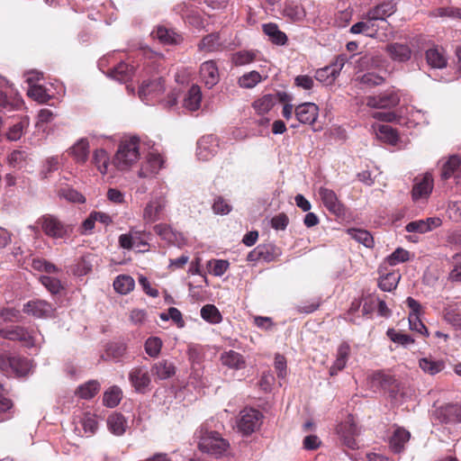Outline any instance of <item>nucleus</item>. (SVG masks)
<instances>
[{
	"instance_id": "1",
	"label": "nucleus",
	"mask_w": 461,
	"mask_h": 461,
	"mask_svg": "<svg viewBox=\"0 0 461 461\" xmlns=\"http://www.w3.org/2000/svg\"><path fill=\"white\" fill-rule=\"evenodd\" d=\"M141 141L138 136H124L113 158V166L120 171L129 170L140 158Z\"/></svg>"
},
{
	"instance_id": "2",
	"label": "nucleus",
	"mask_w": 461,
	"mask_h": 461,
	"mask_svg": "<svg viewBox=\"0 0 461 461\" xmlns=\"http://www.w3.org/2000/svg\"><path fill=\"white\" fill-rule=\"evenodd\" d=\"M198 438V448L208 455L215 457L223 456L230 448V443L221 435L211 430L207 426L203 425L196 432Z\"/></svg>"
},
{
	"instance_id": "3",
	"label": "nucleus",
	"mask_w": 461,
	"mask_h": 461,
	"mask_svg": "<svg viewBox=\"0 0 461 461\" xmlns=\"http://www.w3.org/2000/svg\"><path fill=\"white\" fill-rule=\"evenodd\" d=\"M37 223L41 226L44 234L52 239H65L71 234L73 230L70 225L65 224L52 214L41 216Z\"/></svg>"
},
{
	"instance_id": "4",
	"label": "nucleus",
	"mask_w": 461,
	"mask_h": 461,
	"mask_svg": "<svg viewBox=\"0 0 461 461\" xmlns=\"http://www.w3.org/2000/svg\"><path fill=\"white\" fill-rule=\"evenodd\" d=\"M131 385L138 393H146L150 390L151 375L146 366H136L128 374Z\"/></svg>"
},
{
	"instance_id": "5",
	"label": "nucleus",
	"mask_w": 461,
	"mask_h": 461,
	"mask_svg": "<svg viewBox=\"0 0 461 461\" xmlns=\"http://www.w3.org/2000/svg\"><path fill=\"white\" fill-rule=\"evenodd\" d=\"M283 14L294 23H301L306 20L310 23H316L320 15V12L317 9L307 13L303 5L294 2L286 3Z\"/></svg>"
},
{
	"instance_id": "6",
	"label": "nucleus",
	"mask_w": 461,
	"mask_h": 461,
	"mask_svg": "<svg viewBox=\"0 0 461 461\" xmlns=\"http://www.w3.org/2000/svg\"><path fill=\"white\" fill-rule=\"evenodd\" d=\"M263 415L256 409H244L240 411L238 429L243 435H250L258 430L262 424Z\"/></svg>"
},
{
	"instance_id": "7",
	"label": "nucleus",
	"mask_w": 461,
	"mask_h": 461,
	"mask_svg": "<svg viewBox=\"0 0 461 461\" xmlns=\"http://www.w3.org/2000/svg\"><path fill=\"white\" fill-rule=\"evenodd\" d=\"M24 105L21 95L12 87L6 85L0 86V112L7 113L21 110Z\"/></svg>"
},
{
	"instance_id": "8",
	"label": "nucleus",
	"mask_w": 461,
	"mask_h": 461,
	"mask_svg": "<svg viewBox=\"0 0 461 461\" xmlns=\"http://www.w3.org/2000/svg\"><path fill=\"white\" fill-rule=\"evenodd\" d=\"M0 336L6 339L22 341L27 348L36 347L39 342L36 336L20 326L1 329Z\"/></svg>"
},
{
	"instance_id": "9",
	"label": "nucleus",
	"mask_w": 461,
	"mask_h": 461,
	"mask_svg": "<svg viewBox=\"0 0 461 461\" xmlns=\"http://www.w3.org/2000/svg\"><path fill=\"white\" fill-rule=\"evenodd\" d=\"M164 90V83L161 77H158L150 81H143L139 89V96L143 102L149 104L158 99Z\"/></svg>"
},
{
	"instance_id": "10",
	"label": "nucleus",
	"mask_w": 461,
	"mask_h": 461,
	"mask_svg": "<svg viewBox=\"0 0 461 461\" xmlns=\"http://www.w3.org/2000/svg\"><path fill=\"white\" fill-rule=\"evenodd\" d=\"M433 186L434 181L430 173L427 172L423 176L415 177L411 191L412 199L415 202L426 200L430 195Z\"/></svg>"
},
{
	"instance_id": "11",
	"label": "nucleus",
	"mask_w": 461,
	"mask_h": 461,
	"mask_svg": "<svg viewBox=\"0 0 461 461\" xmlns=\"http://www.w3.org/2000/svg\"><path fill=\"white\" fill-rule=\"evenodd\" d=\"M167 201L161 196L151 198L143 209V220L146 223H153L162 218Z\"/></svg>"
},
{
	"instance_id": "12",
	"label": "nucleus",
	"mask_w": 461,
	"mask_h": 461,
	"mask_svg": "<svg viewBox=\"0 0 461 461\" xmlns=\"http://www.w3.org/2000/svg\"><path fill=\"white\" fill-rule=\"evenodd\" d=\"M400 102L398 94L393 91H386L377 95L366 97V105L375 109H386L396 106Z\"/></svg>"
},
{
	"instance_id": "13",
	"label": "nucleus",
	"mask_w": 461,
	"mask_h": 461,
	"mask_svg": "<svg viewBox=\"0 0 461 461\" xmlns=\"http://www.w3.org/2000/svg\"><path fill=\"white\" fill-rule=\"evenodd\" d=\"M318 195L325 206V208L335 215H341L344 213V205L339 200L336 193L330 188L321 186L318 189Z\"/></svg>"
},
{
	"instance_id": "14",
	"label": "nucleus",
	"mask_w": 461,
	"mask_h": 461,
	"mask_svg": "<svg viewBox=\"0 0 461 461\" xmlns=\"http://www.w3.org/2000/svg\"><path fill=\"white\" fill-rule=\"evenodd\" d=\"M219 142L214 135L202 137L197 142L196 156L200 160L207 161L218 152Z\"/></svg>"
},
{
	"instance_id": "15",
	"label": "nucleus",
	"mask_w": 461,
	"mask_h": 461,
	"mask_svg": "<svg viewBox=\"0 0 461 461\" xmlns=\"http://www.w3.org/2000/svg\"><path fill=\"white\" fill-rule=\"evenodd\" d=\"M164 166V159L160 154L150 151L146 156V160L142 163L138 172L140 177L148 178L156 175Z\"/></svg>"
},
{
	"instance_id": "16",
	"label": "nucleus",
	"mask_w": 461,
	"mask_h": 461,
	"mask_svg": "<svg viewBox=\"0 0 461 461\" xmlns=\"http://www.w3.org/2000/svg\"><path fill=\"white\" fill-rule=\"evenodd\" d=\"M23 311L35 318H50L53 315L55 308L44 300H32L23 305Z\"/></svg>"
},
{
	"instance_id": "17",
	"label": "nucleus",
	"mask_w": 461,
	"mask_h": 461,
	"mask_svg": "<svg viewBox=\"0 0 461 461\" xmlns=\"http://www.w3.org/2000/svg\"><path fill=\"white\" fill-rule=\"evenodd\" d=\"M297 120L303 124H312L319 116V107L313 103H303L294 109Z\"/></svg>"
},
{
	"instance_id": "18",
	"label": "nucleus",
	"mask_w": 461,
	"mask_h": 461,
	"mask_svg": "<svg viewBox=\"0 0 461 461\" xmlns=\"http://www.w3.org/2000/svg\"><path fill=\"white\" fill-rule=\"evenodd\" d=\"M68 153L77 164H85L89 157L90 145L86 138L77 140L68 149Z\"/></svg>"
},
{
	"instance_id": "19",
	"label": "nucleus",
	"mask_w": 461,
	"mask_h": 461,
	"mask_svg": "<svg viewBox=\"0 0 461 461\" xmlns=\"http://www.w3.org/2000/svg\"><path fill=\"white\" fill-rule=\"evenodd\" d=\"M154 231L169 244L181 246L185 242L183 235L174 230L169 225L159 223L154 226Z\"/></svg>"
},
{
	"instance_id": "20",
	"label": "nucleus",
	"mask_w": 461,
	"mask_h": 461,
	"mask_svg": "<svg viewBox=\"0 0 461 461\" xmlns=\"http://www.w3.org/2000/svg\"><path fill=\"white\" fill-rule=\"evenodd\" d=\"M377 31V21L375 19H373L369 12H367L366 17L362 21L355 23L350 28V32L354 34L362 33L368 37L375 36Z\"/></svg>"
},
{
	"instance_id": "21",
	"label": "nucleus",
	"mask_w": 461,
	"mask_h": 461,
	"mask_svg": "<svg viewBox=\"0 0 461 461\" xmlns=\"http://www.w3.org/2000/svg\"><path fill=\"white\" fill-rule=\"evenodd\" d=\"M200 77L208 88H212L219 82V70L214 61L208 60L201 65Z\"/></svg>"
},
{
	"instance_id": "22",
	"label": "nucleus",
	"mask_w": 461,
	"mask_h": 461,
	"mask_svg": "<svg viewBox=\"0 0 461 461\" xmlns=\"http://www.w3.org/2000/svg\"><path fill=\"white\" fill-rule=\"evenodd\" d=\"M220 360L222 366L233 370L243 369L247 365L245 357L232 349L222 352Z\"/></svg>"
},
{
	"instance_id": "23",
	"label": "nucleus",
	"mask_w": 461,
	"mask_h": 461,
	"mask_svg": "<svg viewBox=\"0 0 461 461\" xmlns=\"http://www.w3.org/2000/svg\"><path fill=\"white\" fill-rule=\"evenodd\" d=\"M441 220L438 217L427 218L409 222L405 230L408 232L425 233L441 225Z\"/></svg>"
},
{
	"instance_id": "24",
	"label": "nucleus",
	"mask_w": 461,
	"mask_h": 461,
	"mask_svg": "<svg viewBox=\"0 0 461 461\" xmlns=\"http://www.w3.org/2000/svg\"><path fill=\"white\" fill-rule=\"evenodd\" d=\"M142 236L143 234L141 232L135 230H131L129 233L122 234L119 237L120 246L126 249L135 248L140 250L141 247L148 245Z\"/></svg>"
},
{
	"instance_id": "25",
	"label": "nucleus",
	"mask_w": 461,
	"mask_h": 461,
	"mask_svg": "<svg viewBox=\"0 0 461 461\" xmlns=\"http://www.w3.org/2000/svg\"><path fill=\"white\" fill-rule=\"evenodd\" d=\"M151 372L156 379L167 380L176 374V366L172 362L162 359L152 365Z\"/></svg>"
},
{
	"instance_id": "26",
	"label": "nucleus",
	"mask_w": 461,
	"mask_h": 461,
	"mask_svg": "<svg viewBox=\"0 0 461 461\" xmlns=\"http://www.w3.org/2000/svg\"><path fill=\"white\" fill-rule=\"evenodd\" d=\"M350 353V347L347 343H342L339 346L336 355V359L330 368V375H336L339 371L344 369L348 360Z\"/></svg>"
},
{
	"instance_id": "27",
	"label": "nucleus",
	"mask_w": 461,
	"mask_h": 461,
	"mask_svg": "<svg viewBox=\"0 0 461 461\" xmlns=\"http://www.w3.org/2000/svg\"><path fill=\"white\" fill-rule=\"evenodd\" d=\"M445 362L441 359H437L432 356L421 357L419 360V366L420 369L430 375H435L440 373L445 368Z\"/></svg>"
},
{
	"instance_id": "28",
	"label": "nucleus",
	"mask_w": 461,
	"mask_h": 461,
	"mask_svg": "<svg viewBox=\"0 0 461 461\" xmlns=\"http://www.w3.org/2000/svg\"><path fill=\"white\" fill-rule=\"evenodd\" d=\"M30 124V119L26 115L19 116L17 121L13 123L9 128L5 134L7 140L11 141H15L21 139L23 135L25 130L28 128Z\"/></svg>"
},
{
	"instance_id": "29",
	"label": "nucleus",
	"mask_w": 461,
	"mask_h": 461,
	"mask_svg": "<svg viewBox=\"0 0 461 461\" xmlns=\"http://www.w3.org/2000/svg\"><path fill=\"white\" fill-rule=\"evenodd\" d=\"M461 158L456 155L450 156L442 166L441 177L448 179L452 176L456 177L461 176Z\"/></svg>"
},
{
	"instance_id": "30",
	"label": "nucleus",
	"mask_w": 461,
	"mask_h": 461,
	"mask_svg": "<svg viewBox=\"0 0 461 461\" xmlns=\"http://www.w3.org/2000/svg\"><path fill=\"white\" fill-rule=\"evenodd\" d=\"M176 12L182 15V17L191 25L196 28L203 26V19L197 11L190 9L189 6L183 3L176 6Z\"/></svg>"
},
{
	"instance_id": "31",
	"label": "nucleus",
	"mask_w": 461,
	"mask_h": 461,
	"mask_svg": "<svg viewBox=\"0 0 461 461\" xmlns=\"http://www.w3.org/2000/svg\"><path fill=\"white\" fill-rule=\"evenodd\" d=\"M426 60L428 65L433 68H443L447 67V64L445 52L438 47L430 48L426 50Z\"/></svg>"
},
{
	"instance_id": "32",
	"label": "nucleus",
	"mask_w": 461,
	"mask_h": 461,
	"mask_svg": "<svg viewBox=\"0 0 461 461\" xmlns=\"http://www.w3.org/2000/svg\"><path fill=\"white\" fill-rule=\"evenodd\" d=\"M93 163L99 173L103 176L108 174L111 166H113V162H110L109 154L104 149H98L94 151Z\"/></svg>"
},
{
	"instance_id": "33",
	"label": "nucleus",
	"mask_w": 461,
	"mask_h": 461,
	"mask_svg": "<svg viewBox=\"0 0 461 461\" xmlns=\"http://www.w3.org/2000/svg\"><path fill=\"white\" fill-rule=\"evenodd\" d=\"M396 11V5L393 1L384 2L374 8L370 9L368 12L373 19H375L377 22L385 21L387 17L393 14Z\"/></svg>"
},
{
	"instance_id": "34",
	"label": "nucleus",
	"mask_w": 461,
	"mask_h": 461,
	"mask_svg": "<svg viewBox=\"0 0 461 461\" xmlns=\"http://www.w3.org/2000/svg\"><path fill=\"white\" fill-rule=\"evenodd\" d=\"M372 128L377 139L391 145H395L397 143L398 134L391 126L386 124H374Z\"/></svg>"
},
{
	"instance_id": "35",
	"label": "nucleus",
	"mask_w": 461,
	"mask_h": 461,
	"mask_svg": "<svg viewBox=\"0 0 461 461\" xmlns=\"http://www.w3.org/2000/svg\"><path fill=\"white\" fill-rule=\"evenodd\" d=\"M386 50L390 57L395 61L404 62L411 59V50L405 44L393 43L388 45Z\"/></svg>"
},
{
	"instance_id": "36",
	"label": "nucleus",
	"mask_w": 461,
	"mask_h": 461,
	"mask_svg": "<svg viewBox=\"0 0 461 461\" xmlns=\"http://www.w3.org/2000/svg\"><path fill=\"white\" fill-rule=\"evenodd\" d=\"M411 434L408 430L397 428L390 440V447L394 453H400L403 450L405 444L409 441Z\"/></svg>"
},
{
	"instance_id": "37",
	"label": "nucleus",
	"mask_w": 461,
	"mask_h": 461,
	"mask_svg": "<svg viewBox=\"0 0 461 461\" xmlns=\"http://www.w3.org/2000/svg\"><path fill=\"white\" fill-rule=\"evenodd\" d=\"M151 34L163 44H176L181 41L179 34L164 26H158Z\"/></svg>"
},
{
	"instance_id": "38",
	"label": "nucleus",
	"mask_w": 461,
	"mask_h": 461,
	"mask_svg": "<svg viewBox=\"0 0 461 461\" xmlns=\"http://www.w3.org/2000/svg\"><path fill=\"white\" fill-rule=\"evenodd\" d=\"M202 93L198 86H192L184 98V106L189 111H196L200 108Z\"/></svg>"
},
{
	"instance_id": "39",
	"label": "nucleus",
	"mask_w": 461,
	"mask_h": 461,
	"mask_svg": "<svg viewBox=\"0 0 461 461\" xmlns=\"http://www.w3.org/2000/svg\"><path fill=\"white\" fill-rule=\"evenodd\" d=\"M263 32L268 36L269 40L276 45L283 46L287 41L286 34L280 31L275 23H267L263 25Z\"/></svg>"
},
{
	"instance_id": "40",
	"label": "nucleus",
	"mask_w": 461,
	"mask_h": 461,
	"mask_svg": "<svg viewBox=\"0 0 461 461\" xmlns=\"http://www.w3.org/2000/svg\"><path fill=\"white\" fill-rule=\"evenodd\" d=\"M339 429L342 433L345 444L350 448L357 447V443L353 437L357 434V428L353 420L349 419L345 421V423L340 425Z\"/></svg>"
},
{
	"instance_id": "41",
	"label": "nucleus",
	"mask_w": 461,
	"mask_h": 461,
	"mask_svg": "<svg viewBox=\"0 0 461 461\" xmlns=\"http://www.w3.org/2000/svg\"><path fill=\"white\" fill-rule=\"evenodd\" d=\"M31 369L32 363L27 358L20 357H11V375L24 376L29 374Z\"/></svg>"
},
{
	"instance_id": "42",
	"label": "nucleus",
	"mask_w": 461,
	"mask_h": 461,
	"mask_svg": "<svg viewBox=\"0 0 461 461\" xmlns=\"http://www.w3.org/2000/svg\"><path fill=\"white\" fill-rule=\"evenodd\" d=\"M438 414L445 422H461V406L457 404L446 405L438 410Z\"/></svg>"
},
{
	"instance_id": "43",
	"label": "nucleus",
	"mask_w": 461,
	"mask_h": 461,
	"mask_svg": "<svg viewBox=\"0 0 461 461\" xmlns=\"http://www.w3.org/2000/svg\"><path fill=\"white\" fill-rule=\"evenodd\" d=\"M222 45L223 43L220 40V34L211 33L203 38L198 47L200 50L212 52L220 50Z\"/></svg>"
},
{
	"instance_id": "44",
	"label": "nucleus",
	"mask_w": 461,
	"mask_h": 461,
	"mask_svg": "<svg viewBox=\"0 0 461 461\" xmlns=\"http://www.w3.org/2000/svg\"><path fill=\"white\" fill-rule=\"evenodd\" d=\"M107 426L113 434L121 436L125 432L126 420L122 414L113 413L108 417Z\"/></svg>"
},
{
	"instance_id": "45",
	"label": "nucleus",
	"mask_w": 461,
	"mask_h": 461,
	"mask_svg": "<svg viewBox=\"0 0 461 461\" xmlns=\"http://www.w3.org/2000/svg\"><path fill=\"white\" fill-rule=\"evenodd\" d=\"M133 75V67L124 62L118 64L112 71L110 76L117 81L127 82Z\"/></svg>"
},
{
	"instance_id": "46",
	"label": "nucleus",
	"mask_w": 461,
	"mask_h": 461,
	"mask_svg": "<svg viewBox=\"0 0 461 461\" xmlns=\"http://www.w3.org/2000/svg\"><path fill=\"white\" fill-rule=\"evenodd\" d=\"M134 280L131 276L122 275L113 281L114 290L121 294H127L134 288Z\"/></svg>"
},
{
	"instance_id": "47",
	"label": "nucleus",
	"mask_w": 461,
	"mask_h": 461,
	"mask_svg": "<svg viewBox=\"0 0 461 461\" xmlns=\"http://www.w3.org/2000/svg\"><path fill=\"white\" fill-rule=\"evenodd\" d=\"M201 317L211 324L221 322L222 316L217 307L213 304H205L201 309Z\"/></svg>"
},
{
	"instance_id": "48",
	"label": "nucleus",
	"mask_w": 461,
	"mask_h": 461,
	"mask_svg": "<svg viewBox=\"0 0 461 461\" xmlns=\"http://www.w3.org/2000/svg\"><path fill=\"white\" fill-rule=\"evenodd\" d=\"M263 80L261 74L256 70L245 73L239 77L238 84L242 88H253Z\"/></svg>"
},
{
	"instance_id": "49",
	"label": "nucleus",
	"mask_w": 461,
	"mask_h": 461,
	"mask_svg": "<svg viewBox=\"0 0 461 461\" xmlns=\"http://www.w3.org/2000/svg\"><path fill=\"white\" fill-rule=\"evenodd\" d=\"M401 276L397 272L387 273L380 277L379 287L385 292H391L397 287Z\"/></svg>"
},
{
	"instance_id": "50",
	"label": "nucleus",
	"mask_w": 461,
	"mask_h": 461,
	"mask_svg": "<svg viewBox=\"0 0 461 461\" xmlns=\"http://www.w3.org/2000/svg\"><path fill=\"white\" fill-rule=\"evenodd\" d=\"M100 384L97 381L92 380L80 385L76 393L82 399H91L99 391Z\"/></svg>"
},
{
	"instance_id": "51",
	"label": "nucleus",
	"mask_w": 461,
	"mask_h": 461,
	"mask_svg": "<svg viewBox=\"0 0 461 461\" xmlns=\"http://www.w3.org/2000/svg\"><path fill=\"white\" fill-rule=\"evenodd\" d=\"M122 392L118 386H112L108 389L103 398L104 404L109 408H113L119 404L122 400Z\"/></svg>"
},
{
	"instance_id": "52",
	"label": "nucleus",
	"mask_w": 461,
	"mask_h": 461,
	"mask_svg": "<svg viewBox=\"0 0 461 461\" xmlns=\"http://www.w3.org/2000/svg\"><path fill=\"white\" fill-rule=\"evenodd\" d=\"M57 194L70 203H84L86 202V197L81 193L70 187L59 189Z\"/></svg>"
},
{
	"instance_id": "53",
	"label": "nucleus",
	"mask_w": 461,
	"mask_h": 461,
	"mask_svg": "<svg viewBox=\"0 0 461 461\" xmlns=\"http://www.w3.org/2000/svg\"><path fill=\"white\" fill-rule=\"evenodd\" d=\"M256 52L253 50H240L231 55V62L235 66H245L253 62Z\"/></svg>"
},
{
	"instance_id": "54",
	"label": "nucleus",
	"mask_w": 461,
	"mask_h": 461,
	"mask_svg": "<svg viewBox=\"0 0 461 461\" xmlns=\"http://www.w3.org/2000/svg\"><path fill=\"white\" fill-rule=\"evenodd\" d=\"M348 232L352 239L363 244L366 248H371L374 245V239L367 230L350 229Z\"/></svg>"
},
{
	"instance_id": "55",
	"label": "nucleus",
	"mask_w": 461,
	"mask_h": 461,
	"mask_svg": "<svg viewBox=\"0 0 461 461\" xmlns=\"http://www.w3.org/2000/svg\"><path fill=\"white\" fill-rule=\"evenodd\" d=\"M27 94L33 100L41 104L47 103L51 97V95L47 93L46 88L41 85H32L29 86Z\"/></svg>"
},
{
	"instance_id": "56",
	"label": "nucleus",
	"mask_w": 461,
	"mask_h": 461,
	"mask_svg": "<svg viewBox=\"0 0 461 461\" xmlns=\"http://www.w3.org/2000/svg\"><path fill=\"white\" fill-rule=\"evenodd\" d=\"M338 76L337 71L330 68V65L318 69L315 73L316 80L326 85L332 84Z\"/></svg>"
},
{
	"instance_id": "57",
	"label": "nucleus",
	"mask_w": 461,
	"mask_h": 461,
	"mask_svg": "<svg viewBox=\"0 0 461 461\" xmlns=\"http://www.w3.org/2000/svg\"><path fill=\"white\" fill-rule=\"evenodd\" d=\"M357 80L363 86L367 87H374L381 86L384 83L385 79L384 77L375 74L374 72H367L357 78Z\"/></svg>"
},
{
	"instance_id": "58",
	"label": "nucleus",
	"mask_w": 461,
	"mask_h": 461,
	"mask_svg": "<svg viewBox=\"0 0 461 461\" xmlns=\"http://www.w3.org/2000/svg\"><path fill=\"white\" fill-rule=\"evenodd\" d=\"M162 340L158 337H150L145 342V351L150 357H157L162 348Z\"/></svg>"
},
{
	"instance_id": "59",
	"label": "nucleus",
	"mask_w": 461,
	"mask_h": 461,
	"mask_svg": "<svg viewBox=\"0 0 461 461\" xmlns=\"http://www.w3.org/2000/svg\"><path fill=\"white\" fill-rule=\"evenodd\" d=\"M387 336L395 343L408 347L414 343V339L408 334L398 332L393 329L387 330Z\"/></svg>"
},
{
	"instance_id": "60",
	"label": "nucleus",
	"mask_w": 461,
	"mask_h": 461,
	"mask_svg": "<svg viewBox=\"0 0 461 461\" xmlns=\"http://www.w3.org/2000/svg\"><path fill=\"white\" fill-rule=\"evenodd\" d=\"M208 267L211 268L210 273L214 276H221L228 270L230 263L223 259H212L208 262Z\"/></svg>"
},
{
	"instance_id": "61",
	"label": "nucleus",
	"mask_w": 461,
	"mask_h": 461,
	"mask_svg": "<svg viewBox=\"0 0 461 461\" xmlns=\"http://www.w3.org/2000/svg\"><path fill=\"white\" fill-rule=\"evenodd\" d=\"M409 251L402 248H398L390 256L386 258V262L390 266H395L409 260Z\"/></svg>"
},
{
	"instance_id": "62",
	"label": "nucleus",
	"mask_w": 461,
	"mask_h": 461,
	"mask_svg": "<svg viewBox=\"0 0 461 461\" xmlns=\"http://www.w3.org/2000/svg\"><path fill=\"white\" fill-rule=\"evenodd\" d=\"M127 346L124 342L111 343L106 350L107 356L113 357L114 360H119L125 355Z\"/></svg>"
},
{
	"instance_id": "63",
	"label": "nucleus",
	"mask_w": 461,
	"mask_h": 461,
	"mask_svg": "<svg viewBox=\"0 0 461 461\" xmlns=\"http://www.w3.org/2000/svg\"><path fill=\"white\" fill-rule=\"evenodd\" d=\"M451 267L449 279L455 282L461 281V252L452 257Z\"/></svg>"
},
{
	"instance_id": "64",
	"label": "nucleus",
	"mask_w": 461,
	"mask_h": 461,
	"mask_svg": "<svg viewBox=\"0 0 461 461\" xmlns=\"http://www.w3.org/2000/svg\"><path fill=\"white\" fill-rule=\"evenodd\" d=\"M83 429L86 434L92 435L97 429V420L96 417L91 413H86L81 420Z\"/></svg>"
}]
</instances>
